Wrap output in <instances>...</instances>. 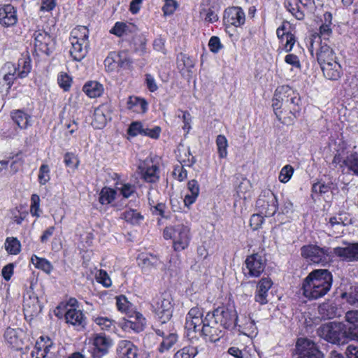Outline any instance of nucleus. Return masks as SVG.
Masks as SVG:
<instances>
[{
    "label": "nucleus",
    "mask_w": 358,
    "mask_h": 358,
    "mask_svg": "<svg viewBox=\"0 0 358 358\" xmlns=\"http://www.w3.org/2000/svg\"><path fill=\"white\" fill-rule=\"evenodd\" d=\"M66 323L73 326L77 330H83L87 324V318L81 310L69 308L65 313Z\"/></svg>",
    "instance_id": "4be33fe9"
},
{
    "label": "nucleus",
    "mask_w": 358,
    "mask_h": 358,
    "mask_svg": "<svg viewBox=\"0 0 358 358\" xmlns=\"http://www.w3.org/2000/svg\"><path fill=\"white\" fill-rule=\"evenodd\" d=\"M345 319L350 324L349 327H358V310L348 311Z\"/></svg>",
    "instance_id": "0e129e2a"
},
{
    "label": "nucleus",
    "mask_w": 358,
    "mask_h": 358,
    "mask_svg": "<svg viewBox=\"0 0 358 358\" xmlns=\"http://www.w3.org/2000/svg\"><path fill=\"white\" fill-rule=\"evenodd\" d=\"M333 278L327 269H315L303 280V295L309 300H315L325 296L332 285Z\"/></svg>",
    "instance_id": "f257e3e1"
},
{
    "label": "nucleus",
    "mask_w": 358,
    "mask_h": 358,
    "mask_svg": "<svg viewBox=\"0 0 358 358\" xmlns=\"http://www.w3.org/2000/svg\"><path fill=\"white\" fill-rule=\"evenodd\" d=\"M20 243L16 238H7L5 242V248L11 255H17L20 252Z\"/></svg>",
    "instance_id": "de8ad7c7"
},
{
    "label": "nucleus",
    "mask_w": 358,
    "mask_h": 358,
    "mask_svg": "<svg viewBox=\"0 0 358 358\" xmlns=\"http://www.w3.org/2000/svg\"><path fill=\"white\" fill-rule=\"evenodd\" d=\"M273 282L270 278H262L257 284L255 292V301L260 305H265L268 303V292L272 287Z\"/></svg>",
    "instance_id": "412c9836"
},
{
    "label": "nucleus",
    "mask_w": 358,
    "mask_h": 358,
    "mask_svg": "<svg viewBox=\"0 0 358 358\" xmlns=\"http://www.w3.org/2000/svg\"><path fill=\"white\" fill-rule=\"evenodd\" d=\"M117 189L120 192V194L124 198L131 197L136 191V188L134 185L130 184H123L120 187H117Z\"/></svg>",
    "instance_id": "69168bd1"
},
{
    "label": "nucleus",
    "mask_w": 358,
    "mask_h": 358,
    "mask_svg": "<svg viewBox=\"0 0 358 358\" xmlns=\"http://www.w3.org/2000/svg\"><path fill=\"white\" fill-rule=\"evenodd\" d=\"M89 30L85 26H78L71 32L70 41L89 43Z\"/></svg>",
    "instance_id": "c9c22d12"
},
{
    "label": "nucleus",
    "mask_w": 358,
    "mask_h": 358,
    "mask_svg": "<svg viewBox=\"0 0 358 358\" xmlns=\"http://www.w3.org/2000/svg\"><path fill=\"white\" fill-rule=\"evenodd\" d=\"M200 14L206 22L213 23L218 20L217 15L211 8L202 9Z\"/></svg>",
    "instance_id": "680f3d73"
},
{
    "label": "nucleus",
    "mask_w": 358,
    "mask_h": 358,
    "mask_svg": "<svg viewBox=\"0 0 358 358\" xmlns=\"http://www.w3.org/2000/svg\"><path fill=\"white\" fill-rule=\"evenodd\" d=\"M224 22L226 24L241 27L245 22V14L241 7L228 8L224 10Z\"/></svg>",
    "instance_id": "a211bd4d"
},
{
    "label": "nucleus",
    "mask_w": 358,
    "mask_h": 358,
    "mask_svg": "<svg viewBox=\"0 0 358 358\" xmlns=\"http://www.w3.org/2000/svg\"><path fill=\"white\" fill-rule=\"evenodd\" d=\"M5 73L3 76L2 80L0 81V85L3 87H6L7 90H9L14 83V80L19 78L17 73V67L12 63H6L3 67Z\"/></svg>",
    "instance_id": "c756f323"
},
{
    "label": "nucleus",
    "mask_w": 358,
    "mask_h": 358,
    "mask_svg": "<svg viewBox=\"0 0 358 358\" xmlns=\"http://www.w3.org/2000/svg\"><path fill=\"white\" fill-rule=\"evenodd\" d=\"M296 349L301 358H323L324 357L315 343L306 338L298 339Z\"/></svg>",
    "instance_id": "2eb2a0df"
},
{
    "label": "nucleus",
    "mask_w": 358,
    "mask_h": 358,
    "mask_svg": "<svg viewBox=\"0 0 358 358\" xmlns=\"http://www.w3.org/2000/svg\"><path fill=\"white\" fill-rule=\"evenodd\" d=\"M110 119V113L106 105H101L94 111L92 127L96 129H103L108 120Z\"/></svg>",
    "instance_id": "a878e982"
},
{
    "label": "nucleus",
    "mask_w": 358,
    "mask_h": 358,
    "mask_svg": "<svg viewBox=\"0 0 358 358\" xmlns=\"http://www.w3.org/2000/svg\"><path fill=\"white\" fill-rule=\"evenodd\" d=\"M122 217L132 224H139L143 220V216L136 210L129 209L122 214Z\"/></svg>",
    "instance_id": "a19ab883"
},
{
    "label": "nucleus",
    "mask_w": 358,
    "mask_h": 358,
    "mask_svg": "<svg viewBox=\"0 0 358 358\" xmlns=\"http://www.w3.org/2000/svg\"><path fill=\"white\" fill-rule=\"evenodd\" d=\"M31 69V61L29 57H23L18 60L17 73V76L23 78L27 76Z\"/></svg>",
    "instance_id": "ea45409f"
},
{
    "label": "nucleus",
    "mask_w": 358,
    "mask_h": 358,
    "mask_svg": "<svg viewBox=\"0 0 358 358\" xmlns=\"http://www.w3.org/2000/svg\"><path fill=\"white\" fill-rule=\"evenodd\" d=\"M294 173V168L291 165L285 166L280 171L278 179L281 182L286 183L292 178Z\"/></svg>",
    "instance_id": "4d7b16f0"
},
{
    "label": "nucleus",
    "mask_w": 358,
    "mask_h": 358,
    "mask_svg": "<svg viewBox=\"0 0 358 358\" xmlns=\"http://www.w3.org/2000/svg\"><path fill=\"white\" fill-rule=\"evenodd\" d=\"M289 29V25L286 22H283L276 30V34L280 41V48L286 52H290L296 43L295 36Z\"/></svg>",
    "instance_id": "dca6fc26"
},
{
    "label": "nucleus",
    "mask_w": 358,
    "mask_h": 358,
    "mask_svg": "<svg viewBox=\"0 0 358 358\" xmlns=\"http://www.w3.org/2000/svg\"><path fill=\"white\" fill-rule=\"evenodd\" d=\"M36 51L49 55L54 46L51 36L43 29H38L33 34Z\"/></svg>",
    "instance_id": "ddd939ff"
},
{
    "label": "nucleus",
    "mask_w": 358,
    "mask_h": 358,
    "mask_svg": "<svg viewBox=\"0 0 358 358\" xmlns=\"http://www.w3.org/2000/svg\"><path fill=\"white\" fill-rule=\"evenodd\" d=\"M272 106L273 108V110L275 114L278 118V120L283 124L288 123L286 121V117L283 116L284 110V104L282 103V101L281 99L278 100L277 97L274 95V99L273 100Z\"/></svg>",
    "instance_id": "37998d69"
},
{
    "label": "nucleus",
    "mask_w": 358,
    "mask_h": 358,
    "mask_svg": "<svg viewBox=\"0 0 358 358\" xmlns=\"http://www.w3.org/2000/svg\"><path fill=\"white\" fill-rule=\"evenodd\" d=\"M93 345L101 355L108 353L109 348L113 345V341L103 334H94Z\"/></svg>",
    "instance_id": "7c9ffc66"
},
{
    "label": "nucleus",
    "mask_w": 358,
    "mask_h": 358,
    "mask_svg": "<svg viewBox=\"0 0 358 358\" xmlns=\"http://www.w3.org/2000/svg\"><path fill=\"white\" fill-rule=\"evenodd\" d=\"M96 279L97 282L101 283L105 287H110L112 285L111 280L106 273L103 270H99L96 275Z\"/></svg>",
    "instance_id": "bf43d9fd"
},
{
    "label": "nucleus",
    "mask_w": 358,
    "mask_h": 358,
    "mask_svg": "<svg viewBox=\"0 0 358 358\" xmlns=\"http://www.w3.org/2000/svg\"><path fill=\"white\" fill-rule=\"evenodd\" d=\"M121 57H122V53L117 54V55L111 54L110 55L108 56L106 58V59L104 61V64L109 70H113L115 67V64L113 63L120 62Z\"/></svg>",
    "instance_id": "338daca9"
},
{
    "label": "nucleus",
    "mask_w": 358,
    "mask_h": 358,
    "mask_svg": "<svg viewBox=\"0 0 358 358\" xmlns=\"http://www.w3.org/2000/svg\"><path fill=\"white\" fill-rule=\"evenodd\" d=\"M309 50L312 55L315 52L320 66L338 60L334 50L327 44V41H321L319 36H314L313 38H310Z\"/></svg>",
    "instance_id": "39448f33"
},
{
    "label": "nucleus",
    "mask_w": 358,
    "mask_h": 358,
    "mask_svg": "<svg viewBox=\"0 0 358 358\" xmlns=\"http://www.w3.org/2000/svg\"><path fill=\"white\" fill-rule=\"evenodd\" d=\"M343 164L353 175L358 176V153L351 152L343 160Z\"/></svg>",
    "instance_id": "4c0bfd02"
},
{
    "label": "nucleus",
    "mask_w": 358,
    "mask_h": 358,
    "mask_svg": "<svg viewBox=\"0 0 358 358\" xmlns=\"http://www.w3.org/2000/svg\"><path fill=\"white\" fill-rule=\"evenodd\" d=\"M30 213L32 216L40 217V197L36 194H32L31 197Z\"/></svg>",
    "instance_id": "5fc2aeb1"
},
{
    "label": "nucleus",
    "mask_w": 358,
    "mask_h": 358,
    "mask_svg": "<svg viewBox=\"0 0 358 358\" xmlns=\"http://www.w3.org/2000/svg\"><path fill=\"white\" fill-rule=\"evenodd\" d=\"M173 328L172 323H169L166 325L158 327L155 325L153 329L158 336L163 337V341L160 344L159 350L160 352H164L169 350L177 341L178 336L176 333L171 332Z\"/></svg>",
    "instance_id": "f8f14e48"
},
{
    "label": "nucleus",
    "mask_w": 358,
    "mask_h": 358,
    "mask_svg": "<svg viewBox=\"0 0 358 358\" xmlns=\"http://www.w3.org/2000/svg\"><path fill=\"white\" fill-rule=\"evenodd\" d=\"M320 67L324 76L329 80H337L342 75V68L338 60L330 64H323Z\"/></svg>",
    "instance_id": "cd10ccee"
},
{
    "label": "nucleus",
    "mask_w": 358,
    "mask_h": 358,
    "mask_svg": "<svg viewBox=\"0 0 358 358\" xmlns=\"http://www.w3.org/2000/svg\"><path fill=\"white\" fill-rule=\"evenodd\" d=\"M143 179L147 182H155L159 179V167L152 159H145L138 166Z\"/></svg>",
    "instance_id": "6ab92c4d"
},
{
    "label": "nucleus",
    "mask_w": 358,
    "mask_h": 358,
    "mask_svg": "<svg viewBox=\"0 0 358 358\" xmlns=\"http://www.w3.org/2000/svg\"><path fill=\"white\" fill-rule=\"evenodd\" d=\"M13 120L21 129H27L31 125V116L22 110H16L11 112Z\"/></svg>",
    "instance_id": "72a5a7b5"
},
{
    "label": "nucleus",
    "mask_w": 358,
    "mask_h": 358,
    "mask_svg": "<svg viewBox=\"0 0 358 358\" xmlns=\"http://www.w3.org/2000/svg\"><path fill=\"white\" fill-rule=\"evenodd\" d=\"M216 145L217 152L220 158H225L227 156L228 141L224 135H218L216 138Z\"/></svg>",
    "instance_id": "a18cd8bd"
},
{
    "label": "nucleus",
    "mask_w": 358,
    "mask_h": 358,
    "mask_svg": "<svg viewBox=\"0 0 358 358\" xmlns=\"http://www.w3.org/2000/svg\"><path fill=\"white\" fill-rule=\"evenodd\" d=\"M334 252L347 262H358V243H350L345 247H336Z\"/></svg>",
    "instance_id": "393cba45"
},
{
    "label": "nucleus",
    "mask_w": 358,
    "mask_h": 358,
    "mask_svg": "<svg viewBox=\"0 0 358 358\" xmlns=\"http://www.w3.org/2000/svg\"><path fill=\"white\" fill-rule=\"evenodd\" d=\"M150 208L152 210V213L155 215H159L162 217H164V212L166 209V206L162 202H159L158 201H152L150 202Z\"/></svg>",
    "instance_id": "e2e57ef3"
},
{
    "label": "nucleus",
    "mask_w": 358,
    "mask_h": 358,
    "mask_svg": "<svg viewBox=\"0 0 358 358\" xmlns=\"http://www.w3.org/2000/svg\"><path fill=\"white\" fill-rule=\"evenodd\" d=\"M145 125L141 122H133L129 127L128 134L130 136H136L138 135H143L145 133Z\"/></svg>",
    "instance_id": "603ef678"
},
{
    "label": "nucleus",
    "mask_w": 358,
    "mask_h": 358,
    "mask_svg": "<svg viewBox=\"0 0 358 358\" xmlns=\"http://www.w3.org/2000/svg\"><path fill=\"white\" fill-rule=\"evenodd\" d=\"M285 6L287 10L297 20L304 18L305 12L310 13L315 8L314 0H285Z\"/></svg>",
    "instance_id": "9b49d317"
},
{
    "label": "nucleus",
    "mask_w": 358,
    "mask_h": 358,
    "mask_svg": "<svg viewBox=\"0 0 358 358\" xmlns=\"http://www.w3.org/2000/svg\"><path fill=\"white\" fill-rule=\"evenodd\" d=\"M301 254L308 262L323 266L328 264L331 259L329 248H320L315 245L303 246L301 248Z\"/></svg>",
    "instance_id": "423d86ee"
},
{
    "label": "nucleus",
    "mask_w": 358,
    "mask_h": 358,
    "mask_svg": "<svg viewBox=\"0 0 358 358\" xmlns=\"http://www.w3.org/2000/svg\"><path fill=\"white\" fill-rule=\"evenodd\" d=\"M117 352L121 358H136L138 349L131 341L122 340L118 343Z\"/></svg>",
    "instance_id": "bb28decb"
},
{
    "label": "nucleus",
    "mask_w": 358,
    "mask_h": 358,
    "mask_svg": "<svg viewBox=\"0 0 358 358\" xmlns=\"http://www.w3.org/2000/svg\"><path fill=\"white\" fill-rule=\"evenodd\" d=\"M71 47L69 53L72 59L75 61L80 62L85 57L87 53V48L89 43H80L76 41H70Z\"/></svg>",
    "instance_id": "2f4dec72"
},
{
    "label": "nucleus",
    "mask_w": 358,
    "mask_h": 358,
    "mask_svg": "<svg viewBox=\"0 0 358 358\" xmlns=\"http://www.w3.org/2000/svg\"><path fill=\"white\" fill-rule=\"evenodd\" d=\"M317 334L329 343L338 344L345 335V331L343 332L341 323L331 322L321 325L317 329Z\"/></svg>",
    "instance_id": "6e6552de"
},
{
    "label": "nucleus",
    "mask_w": 358,
    "mask_h": 358,
    "mask_svg": "<svg viewBox=\"0 0 358 358\" xmlns=\"http://www.w3.org/2000/svg\"><path fill=\"white\" fill-rule=\"evenodd\" d=\"M5 340L12 345H16L17 344L18 338L16 334L15 329L8 328L4 333Z\"/></svg>",
    "instance_id": "774afa93"
},
{
    "label": "nucleus",
    "mask_w": 358,
    "mask_h": 358,
    "mask_svg": "<svg viewBox=\"0 0 358 358\" xmlns=\"http://www.w3.org/2000/svg\"><path fill=\"white\" fill-rule=\"evenodd\" d=\"M265 267V259L261 255L255 253L245 259L243 273L247 278H258L264 272Z\"/></svg>",
    "instance_id": "1a4fd4ad"
},
{
    "label": "nucleus",
    "mask_w": 358,
    "mask_h": 358,
    "mask_svg": "<svg viewBox=\"0 0 358 358\" xmlns=\"http://www.w3.org/2000/svg\"><path fill=\"white\" fill-rule=\"evenodd\" d=\"M325 22L322 24L320 27L319 33H316L312 36L313 38L314 36H319L320 37V40H322V38L326 41V40L329 38V36L331 35L332 31L331 28V15L329 13H326L324 15Z\"/></svg>",
    "instance_id": "e433bc0d"
},
{
    "label": "nucleus",
    "mask_w": 358,
    "mask_h": 358,
    "mask_svg": "<svg viewBox=\"0 0 358 358\" xmlns=\"http://www.w3.org/2000/svg\"><path fill=\"white\" fill-rule=\"evenodd\" d=\"M178 65L179 67L182 66V69L186 68L189 71L194 67V62L189 56L181 53L178 57Z\"/></svg>",
    "instance_id": "13d9d810"
},
{
    "label": "nucleus",
    "mask_w": 358,
    "mask_h": 358,
    "mask_svg": "<svg viewBox=\"0 0 358 358\" xmlns=\"http://www.w3.org/2000/svg\"><path fill=\"white\" fill-rule=\"evenodd\" d=\"M17 22V12L14 6L10 4L0 6V24L9 27L15 25Z\"/></svg>",
    "instance_id": "b1692460"
},
{
    "label": "nucleus",
    "mask_w": 358,
    "mask_h": 358,
    "mask_svg": "<svg viewBox=\"0 0 358 358\" xmlns=\"http://www.w3.org/2000/svg\"><path fill=\"white\" fill-rule=\"evenodd\" d=\"M93 321L103 331H110L115 327V322L106 317H94Z\"/></svg>",
    "instance_id": "c03bdc74"
},
{
    "label": "nucleus",
    "mask_w": 358,
    "mask_h": 358,
    "mask_svg": "<svg viewBox=\"0 0 358 358\" xmlns=\"http://www.w3.org/2000/svg\"><path fill=\"white\" fill-rule=\"evenodd\" d=\"M133 43L134 45L135 50L136 52H140L141 54H143L145 52L146 50V43L147 39L143 35H138L134 37Z\"/></svg>",
    "instance_id": "864d4df0"
},
{
    "label": "nucleus",
    "mask_w": 358,
    "mask_h": 358,
    "mask_svg": "<svg viewBox=\"0 0 358 358\" xmlns=\"http://www.w3.org/2000/svg\"><path fill=\"white\" fill-rule=\"evenodd\" d=\"M152 306L160 326L171 323L173 305V299L169 294L164 293L161 294L153 301Z\"/></svg>",
    "instance_id": "20e7f679"
},
{
    "label": "nucleus",
    "mask_w": 358,
    "mask_h": 358,
    "mask_svg": "<svg viewBox=\"0 0 358 358\" xmlns=\"http://www.w3.org/2000/svg\"><path fill=\"white\" fill-rule=\"evenodd\" d=\"M57 82L60 87L64 91H68L71 87V79L66 73H60L57 78Z\"/></svg>",
    "instance_id": "052dcab7"
},
{
    "label": "nucleus",
    "mask_w": 358,
    "mask_h": 358,
    "mask_svg": "<svg viewBox=\"0 0 358 358\" xmlns=\"http://www.w3.org/2000/svg\"><path fill=\"white\" fill-rule=\"evenodd\" d=\"M218 321L210 312L204 317V323L200 331L201 335L206 341L215 343L223 336V330Z\"/></svg>",
    "instance_id": "0eeeda50"
},
{
    "label": "nucleus",
    "mask_w": 358,
    "mask_h": 358,
    "mask_svg": "<svg viewBox=\"0 0 358 358\" xmlns=\"http://www.w3.org/2000/svg\"><path fill=\"white\" fill-rule=\"evenodd\" d=\"M42 307L38 298L33 292L28 291L24 296L23 310L25 317H33L41 313Z\"/></svg>",
    "instance_id": "f3484780"
},
{
    "label": "nucleus",
    "mask_w": 358,
    "mask_h": 358,
    "mask_svg": "<svg viewBox=\"0 0 358 358\" xmlns=\"http://www.w3.org/2000/svg\"><path fill=\"white\" fill-rule=\"evenodd\" d=\"M331 182L325 183L322 181H319L316 183H314L312 187V191L315 194H322L328 192L332 186Z\"/></svg>",
    "instance_id": "6e6d98bb"
},
{
    "label": "nucleus",
    "mask_w": 358,
    "mask_h": 358,
    "mask_svg": "<svg viewBox=\"0 0 358 358\" xmlns=\"http://www.w3.org/2000/svg\"><path fill=\"white\" fill-rule=\"evenodd\" d=\"M320 315L323 319H331L336 315V308L329 303H323L318 307Z\"/></svg>",
    "instance_id": "49530a36"
},
{
    "label": "nucleus",
    "mask_w": 358,
    "mask_h": 358,
    "mask_svg": "<svg viewBox=\"0 0 358 358\" xmlns=\"http://www.w3.org/2000/svg\"><path fill=\"white\" fill-rule=\"evenodd\" d=\"M237 325L242 329V332L245 335L252 337L257 334L255 322L250 315L238 317Z\"/></svg>",
    "instance_id": "c85d7f7f"
},
{
    "label": "nucleus",
    "mask_w": 358,
    "mask_h": 358,
    "mask_svg": "<svg viewBox=\"0 0 358 358\" xmlns=\"http://www.w3.org/2000/svg\"><path fill=\"white\" fill-rule=\"evenodd\" d=\"M204 318H203V312L198 307L191 308L187 316L185 327L188 332H196L201 331L198 329L201 324L203 325Z\"/></svg>",
    "instance_id": "aec40b11"
},
{
    "label": "nucleus",
    "mask_w": 358,
    "mask_h": 358,
    "mask_svg": "<svg viewBox=\"0 0 358 358\" xmlns=\"http://www.w3.org/2000/svg\"><path fill=\"white\" fill-rule=\"evenodd\" d=\"M164 237L166 239L173 240L175 250H182L187 248L189 244L190 229L183 224L167 227L164 230Z\"/></svg>",
    "instance_id": "f03ea898"
},
{
    "label": "nucleus",
    "mask_w": 358,
    "mask_h": 358,
    "mask_svg": "<svg viewBox=\"0 0 358 358\" xmlns=\"http://www.w3.org/2000/svg\"><path fill=\"white\" fill-rule=\"evenodd\" d=\"M83 90L89 97L96 98L103 94V87L101 84L96 81H90L85 84Z\"/></svg>",
    "instance_id": "f704fd0d"
},
{
    "label": "nucleus",
    "mask_w": 358,
    "mask_h": 358,
    "mask_svg": "<svg viewBox=\"0 0 358 358\" xmlns=\"http://www.w3.org/2000/svg\"><path fill=\"white\" fill-rule=\"evenodd\" d=\"M50 169L48 164H42L39 168L38 180L41 185H44L50 180Z\"/></svg>",
    "instance_id": "8fccbe9b"
},
{
    "label": "nucleus",
    "mask_w": 358,
    "mask_h": 358,
    "mask_svg": "<svg viewBox=\"0 0 358 358\" xmlns=\"http://www.w3.org/2000/svg\"><path fill=\"white\" fill-rule=\"evenodd\" d=\"M52 342L48 337H40L36 343L34 350L31 352L32 358H53V353L50 352Z\"/></svg>",
    "instance_id": "5701e85b"
},
{
    "label": "nucleus",
    "mask_w": 358,
    "mask_h": 358,
    "mask_svg": "<svg viewBox=\"0 0 358 358\" xmlns=\"http://www.w3.org/2000/svg\"><path fill=\"white\" fill-rule=\"evenodd\" d=\"M278 100L281 99L284 104L285 113L289 112L294 117L299 115L301 111L299 95L293 91L289 86L278 87L275 92Z\"/></svg>",
    "instance_id": "7ed1b4c3"
},
{
    "label": "nucleus",
    "mask_w": 358,
    "mask_h": 358,
    "mask_svg": "<svg viewBox=\"0 0 358 358\" xmlns=\"http://www.w3.org/2000/svg\"><path fill=\"white\" fill-rule=\"evenodd\" d=\"M116 191L112 188L104 187L100 192L99 201L102 205L111 203L115 199Z\"/></svg>",
    "instance_id": "58836bf2"
},
{
    "label": "nucleus",
    "mask_w": 358,
    "mask_h": 358,
    "mask_svg": "<svg viewBox=\"0 0 358 358\" xmlns=\"http://www.w3.org/2000/svg\"><path fill=\"white\" fill-rule=\"evenodd\" d=\"M212 315L218 321L222 328L229 329L237 325L238 316L234 309L218 308L215 309Z\"/></svg>",
    "instance_id": "4468645a"
},
{
    "label": "nucleus",
    "mask_w": 358,
    "mask_h": 358,
    "mask_svg": "<svg viewBox=\"0 0 358 358\" xmlns=\"http://www.w3.org/2000/svg\"><path fill=\"white\" fill-rule=\"evenodd\" d=\"M259 213L266 217H271L275 214L278 209V202L276 196L271 191L262 192L256 202Z\"/></svg>",
    "instance_id": "9d476101"
},
{
    "label": "nucleus",
    "mask_w": 358,
    "mask_h": 358,
    "mask_svg": "<svg viewBox=\"0 0 358 358\" xmlns=\"http://www.w3.org/2000/svg\"><path fill=\"white\" fill-rule=\"evenodd\" d=\"M187 191L189 192H192L194 196H192V199H191V196H189L187 199V200L190 201H188V203H194L196 201V199L199 196V192H200L199 185L196 180H191L188 182Z\"/></svg>",
    "instance_id": "09e8293b"
},
{
    "label": "nucleus",
    "mask_w": 358,
    "mask_h": 358,
    "mask_svg": "<svg viewBox=\"0 0 358 358\" xmlns=\"http://www.w3.org/2000/svg\"><path fill=\"white\" fill-rule=\"evenodd\" d=\"M31 261L36 268L43 270L47 273H50L53 268L49 261L44 258H40L36 255H33L31 258Z\"/></svg>",
    "instance_id": "79ce46f5"
},
{
    "label": "nucleus",
    "mask_w": 358,
    "mask_h": 358,
    "mask_svg": "<svg viewBox=\"0 0 358 358\" xmlns=\"http://www.w3.org/2000/svg\"><path fill=\"white\" fill-rule=\"evenodd\" d=\"M127 106L129 110L137 113H144L148 108L145 100L138 96H129Z\"/></svg>",
    "instance_id": "473e14b6"
},
{
    "label": "nucleus",
    "mask_w": 358,
    "mask_h": 358,
    "mask_svg": "<svg viewBox=\"0 0 358 358\" xmlns=\"http://www.w3.org/2000/svg\"><path fill=\"white\" fill-rule=\"evenodd\" d=\"M197 354V350L193 346L185 347L178 350L174 356V358H194Z\"/></svg>",
    "instance_id": "3c124183"
}]
</instances>
